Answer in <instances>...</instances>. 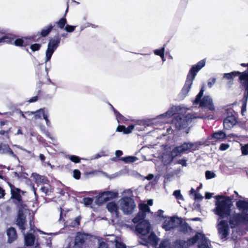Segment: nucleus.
I'll return each instance as SVG.
<instances>
[{"mask_svg":"<svg viewBox=\"0 0 248 248\" xmlns=\"http://www.w3.org/2000/svg\"><path fill=\"white\" fill-rule=\"evenodd\" d=\"M98 248H108V247L105 242L100 241Z\"/></svg>","mask_w":248,"mask_h":248,"instance_id":"5fc2aeb1","label":"nucleus"},{"mask_svg":"<svg viewBox=\"0 0 248 248\" xmlns=\"http://www.w3.org/2000/svg\"><path fill=\"white\" fill-rule=\"evenodd\" d=\"M123 160L126 162H133L135 160V157L132 156H128L123 158Z\"/></svg>","mask_w":248,"mask_h":248,"instance_id":"3c124183","label":"nucleus"},{"mask_svg":"<svg viewBox=\"0 0 248 248\" xmlns=\"http://www.w3.org/2000/svg\"><path fill=\"white\" fill-rule=\"evenodd\" d=\"M46 111L45 108H40L35 111H34V116L35 119H41L42 117H43V112L44 113H46Z\"/></svg>","mask_w":248,"mask_h":248,"instance_id":"7c9ffc66","label":"nucleus"},{"mask_svg":"<svg viewBox=\"0 0 248 248\" xmlns=\"http://www.w3.org/2000/svg\"><path fill=\"white\" fill-rule=\"evenodd\" d=\"M105 155H104V153L103 152H102L99 154H97L96 155H95L94 156V157L93 158V159H97L99 157H100L101 156H104Z\"/></svg>","mask_w":248,"mask_h":248,"instance_id":"13d9d810","label":"nucleus"},{"mask_svg":"<svg viewBox=\"0 0 248 248\" xmlns=\"http://www.w3.org/2000/svg\"><path fill=\"white\" fill-rule=\"evenodd\" d=\"M4 195V191L1 187H0V198Z\"/></svg>","mask_w":248,"mask_h":248,"instance_id":"69168bd1","label":"nucleus"},{"mask_svg":"<svg viewBox=\"0 0 248 248\" xmlns=\"http://www.w3.org/2000/svg\"><path fill=\"white\" fill-rule=\"evenodd\" d=\"M244 73H248V70L244 71V72H239L238 71H234L229 73H225L223 75V78H226L227 79H232L234 77L239 76V78L240 81V77Z\"/></svg>","mask_w":248,"mask_h":248,"instance_id":"5701e85b","label":"nucleus"},{"mask_svg":"<svg viewBox=\"0 0 248 248\" xmlns=\"http://www.w3.org/2000/svg\"><path fill=\"white\" fill-rule=\"evenodd\" d=\"M0 153L5 154L11 155L14 157H16V155L11 150L8 145L6 144H0Z\"/></svg>","mask_w":248,"mask_h":248,"instance_id":"412c9836","label":"nucleus"},{"mask_svg":"<svg viewBox=\"0 0 248 248\" xmlns=\"http://www.w3.org/2000/svg\"><path fill=\"white\" fill-rule=\"evenodd\" d=\"M48 116H49V114H48V111H46V113H44L43 112V117L46 121V125L48 127H50L51 126V123L48 119Z\"/></svg>","mask_w":248,"mask_h":248,"instance_id":"e433bc0d","label":"nucleus"},{"mask_svg":"<svg viewBox=\"0 0 248 248\" xmlns=\"http://www.w3.org/2000/svg\"><path fill=\"white\" fill-rule=\"evenodd\" d=\"M241 151L243 155H248V143L241 147Z\"/></svg>","mask_w":248,"mask_h":248,"instance_id":"37998d69","label":"nucleus"},{"mask_svg":"<svg viewBox=\"0 0 248 248\" xmlns=\"http://www.w3.org/2000/svg\"><path fill=\"white\" fill-rule=\"evenodd\" d=\"M76 28V26L66 25L65 28V30L68 32H73Z\"/></svg>","mask_w":248,"mask_h":248,"instance_id":"a18cd8bd","label":"nucleus"},{"mask_svg":"<svg viewBox=\"0 0 248 248\" xmlns=\"http://www.w3.org/2000/svg\"><path fill=\"white\" fill-rule=\"evenodd\" d=\"M31 177H33L35 182L37 184H47L48 180L43 176H41L37 173H32Z\"/></svg>","mask_w":248,"mask_h":248,"instance_id":"4be33fe9","label":"nucleus"},{"mask_svg":"<svg viewBox=\"0 0 248 248\" xmlns=\"http://www.w3.org/2000/svg\"><path fill=\"white\" fill-rule=\"evenodd\" d=\"M7 234L8 237V242L11 243L14 241L17 237L16 230L11 228L7 230Z\"/></svg>","mask_w":248,"mask_h":248,"instance_id":"393cba45","label":"nucleus"},{"mask_svg":"<svg viewBox=\"0 0 248 248\" xmlns=\"http://www.w3.org/2000/svg\"><path fill=\"white\" fill-rule=\"evenodd\" d=\"M120 209L124 214L130 215L133 213L136 207L134 200L129 197H124L118 201Z\"/></svg>","mask_w":248,"mask_h":248,"instance_id":"6e6552de","label":"nucleus"},{"mask_svg":"<svg viewBox=\"0 0 248 248\" xmlns=\"http://www.w3.org/2000/svg\"><path fill=\"white\" fill-rule=\"evenodd\" d=\"M139 209V212L132 219V221L135 224L138 223L136 227V231L139 233L145 235L149 232L151 229L149 222L144 219L147 214L150 212V209L145 203H140Z\"/></svg>","mask_w":248,"mask_h":248,"instance_id":"f257e3e1","label":"nucleus"},{"mask_svg":"<svg viewBox=\"0 0 248 248\" xmlns=\"http://www.w3.org/2000/svg\"><path fill=\"white\" fill-rule=\"evenodd\" d=\"M24 41L22 39H17L14 41V44L16 46H22Z\"/></svg>","mask_w":248,"mask_h":248,"instance_id":"09e8293b","label":"nucleus"},{"mask_svg":"<svg viewBox=\"0 0 248 248\" xmlns=\"http://www.w3.org/2000/svg\"><path fill=\"white\" fill-rule=\"evenodd\" d=\"M67 157L72 162L77 163L80 162V158L79 157L74 155H69L67 156Z\"/></svg>","mask_w":248,"mask_h":248,"instance_id":"4c0bfd02","label":"nucleus"},{"mask_svg":"<svg viewBox=\"0 0 248 248\" xmlns=\"http://www.w3.org/2000/svg\"><path fill=\"white\" fill-rule=\"evenodd\" d=\"M41 47V45L39 44H34L31 45V48L33 51L38 50Z\"/></svg>","mask_w":248,"mask_h":248,"instance_id":"de8ad7c7","label":"nucleus"},{"mask_svg":"<svg viewBox=\"0 0 248 248\" xmlns=\"http://www.w3.org/2000/svg\"><path fill=\"white\" fill-rule=\"evenodd\" d=\"M201 144L199 142L184 143L182 145L175 147L171 152L168 160H165V156L163 157V160L166 164H169L172 162L173 159L178 155L186 152H192L199 149Z\"/></svg>","mask_w":248,"mask_h":248,"instance_id":"20e7f679","label":"nucleus"},{"mask_svg":"<svg viewBox=\"0 0 248 248\" xmlns=\"http://www.w3.org/2000/svg\"><path fill=\"white\" fill-rule=\"evenodd\" d=\"M112 108L113 109L114 113L116 114L117 120L119 121V120H123L124 117L118 112H117V110H115L113 107Z\"/></svg>","mask_w":248,"mask_h":248,"instance_id":"603ef678","label":"nucleus"},{"mask_svg":"<svg viewBox=\"0 0 248 248\" xmlns=\"http://www.w3.org/2000/svg\"><path fill=\"white\" fill-rule=\"evenodd\" d=\"M163 212L164 211L163 210H159L156 212V215L159 217H161Z\"/></svg>","mask_w":248,"mask_h":248,"instance_id":"0e129e2a","label":"nucleus"},{"mask_svg":"<svg viewBox=\"0 0 248 248\" xmlns=\"http://www.w3.org/2000/svg\"><path fill=\"white\" fill-rule=\"evenodd\" d=\"M182 222L181 218L177 217H168L165 220L162 227L166 231H169L179 226Z\"/></svg>","mask_w":248,"mask_h":248,"instance_id":"f8f14e48","label":"nucleus"},{"mask_svg":"<svg viewBox=\"0 0 248 248\" xmlns=\"http://www.w3.org/2000/svg\"><path fill=\"white\" fill-rule=\"evenodd\" d=\"M228 116L224 120V127L226 129H231L236 124V117L234 115V112L232 109H227Z\"/></svg>","mask_w":248,"mask_h":248,"instance_id":"ddd939ff","label":"nucleus"},{"mask_svg":"<svg viewBox=\"0 0 248 248\" xmlns=\"http://www.w3.org/2000/svg\"><path fill=\"white\" fill-rule=\"evenodd\" d=\"M83 202L85 205H90L92 204L93 202V199L91 198H85L83 199Z\"/></svg>","mask_w":248,"mask_h":248,"instance_id":"79ce46f5","label":"nucleus"},{"mask_svg":"<svg viewBox=\"0 0 248 248\" xmlns=\"http://www.w3.org/2000/svg\"><path fill=\"white\" fill-rule=\"evenodd\" d=\"M53 27L54 26L50 24L48 26L43 29L41 32L42 36L45 37L47 36L50 32Z\"/></svg>","mask_w":248,"mask_h":248,"instance_id":"c756f323","label":"nucleus"},{"mask_svg":"<svg viewBox=\"0 0 248 248\" xmlns=\"http://www.w3.org/2000/svg\"><path fill=\"white\" fill-rule=\"evenodd\" d=\"M244 73L240 77V83L243 87L245 89L244 93V97L242 100L243 103L242 106V113L244 115V112L246 111L247 103L248 99V74Z\"/></svg>","mask_w":248,"mask_h":248,"instance_id":"1a4fd4ad","label":"nucleus"},{"mask_svg":"<svg viewBox=\"0 0 248 248\" xmlns=\"http://www.w3.org/2000/svg\"><path fill=\"white\" fill-rule=\"evenodd\" d=\"M45 133L47 137L49 138L51 140L53 139V138L51 137L50 134L48 131H45Z\"/></svg>","mask_w":248,"mask_h":248,"instance_id":"338daca9","label":"nucleus"},{"mask_svg":"<svg viewBox=\"0 0 248 248\" xmlns=\"http://www.w3.org/2000/svg\"><path fill=\"white\" fill-rule=\"evenodd\" d=\"M24 239L25 244L27 246H31L34 244L35 237L31 233L24 234Z\"/></svg>","mask_w":248,"mask_h":248,"instance_id":"bb28decb","label":"nucleus"},{"mask_svg":"<svg viewBox=\"0 0 248 248\" xmlns=\"http://www.w3.org/2000/svg\"><path fill=\"white\" fill-rule=\"evenodd\" d=\"M114 242L115 243L116 248H126V246L124 244L120 238L115 237Z\"/></svg>","mask_w":248,"mask_h":248,"instance_id":"2f4dec72","label":"nucleus"},{"mask_svg":"<svg viewBox=\"0 0 248 248\" xmlns=\"http://www.w3.org/2000/svg\"><path fill=\"white\" fill-rule=\"evenodd\" d=\"M229 147V145L228 144L222 143L219 147L220 150L224 151L227 150Z\"/></svg>","mask_w":248,"mask_h":248,"instance_id":"864d4df0","label":"nucleus"},{"mask_svg":"<svg viewBox=\"0 0 248 248\" xmlns=\"http://www.w3.org/2000/svg\"><path fill=\"white\" fill-rule=\"evenodd\" d=\"M196 242L198 243L199 248H210V242L203 234L198 233L189 240V244H194Z\"/></svg>","mask_w":248,"mask_h":248,"instance_id":"9b49d317","label":"nucleus"},{"mask_svg":"<svg viewBox=\"0 0 248 248\" xmlns=\"http://www.w3.org/2000/svg\"><path fill=\"white\" fill-rule=\"evenodd\" d=\"M159 248H171L170 243L169 240H163L160 243Z\"/></svg>","mask_w":248,"mask_h":248,"instance_id":"c9c22d12","label":"nucleus"},{"mask_svg":"<svg viewBox=\"0 0 248 248\" xmlns=\"http://www.w3.org/2000/svg\"><path fill=\"white\" fill-rule=\"evenodd\" d=\"M123 155V152L121 150H117L115 152V155L116 156L119 157Z\"/></svg>","mask_w":248,"mask_h":248,"instance_id":"052dcab7","label":"nucleus"},{"mask_svg":"<svg viewBox=\"0 0 248 248\" xmlns=\"http://www.w3.org/2000/svg\"><path fill=\"white\" fill-rule=\"evenodd\" d=\"M177 163L179 164H181L183 166H186V161L184 159H179L177 161Z\"/></svg>","mask_w":248,"mask_h":248,"instance_id":"6e6d98bb","label":"nucleus"},{"mask_svg":"<svg viewBox=\"0 0 248 248\" xmlns=\"http://www.w3.org/2000/svg\"><path fill=\"white\" fill-rule=\"evenodd\" d=\"M12 197L15 199V202L18 207H26V204L21 200L20 190L16 188L14 186H10Z\"/></svg>","mask_w":248,"mask_h":248,"instance_id":"4468645a","label":"nucleus"},{"mask_svg":"<svg viewBox=\"0 0 248 248\" xmlns=\"http://www.w3.org/2000/svg\"><path fill=\"white\" fill-rule=\"evenodd\" d=\"M136 129L138 131L144 130L146 127V124L144 121L139 120L137 121L136 124H134Z\"/></svg>","mask_w":248,"mask_h":248,"instance_id":"c85d7f7f","label":"nucleus"},{"mask_svg":"<svg viewBox=\"0 0 248 248\" xmlns=\"http://www.w3.org/2000/svg\"><path fill=\"white\" fill-rule=\"evenodd\" d=\"M88 237V235L86 234L78 233L75 238L73 248H82L84 243Z\"/></svg>","mask_w":248,"mask_h":248,"instance_id":"6ab92c4d","label":"nucleus"},{"mask_svg":"<svg viewBox=\"0 0 248 248\" xmlns=\"http://www.w3.org/2000/svg\"><path fill=\"white\" fill-rule=\"evenodd\" d=\"M107 208L114 217L117 218L118 217L119 210L120 209L118 201L117 202H108L107 204Z\"/></svg>","mask_w":248,"mask_h":248,"instance_id":"a211bd4d","label":"nucleus"},{"mask_svg":"<svg viewBox=\"0 0 248 248\" xmlns=\"http://www.w3.org/2000/svg\"><path fill=\"white\" fill-rule=\"evenodd\" d=\"M9 43L11 42L10 38L7 36H4L0 38V43Z\"/></svg>","mask_w":248,"mask_h":248,"instance_id":"c03bdc74","label":"nucleus"},{"mask_svg":"<svg viewBox=\"0 0 248 248\" xmlns=\"http://www.w3.org/2000/svg\"><path fill=\"white\" fill-rule=\"evenodd\" d=\"M225 138V133L221 131H219L212 134L211 137L210 138V140H211L210 142H211L212 144H215L216 142L220 141L222 140Z\"/></svg>","mask_w":248,"mask_h":248,"instance_id":"aec40b11","label":"nucleus"},{"mask_svg":"<svg viewBox=\"0 0 248 248\" xmlns=\"http://www.w3.org/2000/svg\"><path fill=\"white\" fill-rule=\"evenodd\" d=\"M135 128V125L131 124L126 127L123 125H119L118 126L116 131L118 132H123L124 134L131 133Z\"/></svg>","mask_w":248,"mask_h":248,"instance_id":"a878e982","label":"nucleus"},{"mask_svg":"<svg viewBox=\"0 0 248 248\" xmlns=\"http://www.w3.org/2000/svg\"><path fill=\"white\" fill-rule=\"evenodd\" d=\"M67 23V20L65 18L62 17L58 21L56 22L58 27L61 29H63L64 27L66 25Z\"/></svg>","mask_w":248,"mask_h":248,"instance_id":"473e14b6","label":"nucleus"},{"mask_svg":"<svg viewBox=\"0 0 248 248\" xmlns=\"http://www.w3.org/2000/svg\"><path fill=\"white\" fill-rule=\"evenodd\" d=\"M217 229L222 239L225 238L228 235L229 228L227 221L221 220L217 225Z\"/></svg>","mask_w":248,"mask_h":248,"instance_id":"f3484780","label":"nucleus"},{"mask_svg":"<svg viewBox=\"0 0 248 248\" xmlns=\"http://www.w3.org/2000/svg\"><path fill=\"white\" fill-rule=\"evenodd\" d=\"M60 40L61 39L59 36H56L53 39H50L47 45V49L46 51L45 62L50 61L54 52L58 47Z\"/></svg>","mask_w":248,"mask_h":248,"instance_id":"9d476101","label":"nucleus"},{"mask_svg":"<svg viewBox=\"0 0 248 248\" xmlns=\"http://www.w3.org/2000/svg\"><path fill=\"white\" fill-rule=\"evenodd\" d=\"M206 114L197 115L195 113H187L186 116H177L172 121V124L175 125L177 129L184 128L186 127L191 123L193 119L196 118H203L207 117Z\"/></svg>","mask_w":248,"mask_h":248,"instance_id":"0eeeda50","label":"nucleus"},{"mask_svg":"<svg viewBox=\"0 0 248 248\" xmlns=\"http://www.w3.org/2000/svg\"><path fill=\"white\" fill-rule=\"evenodd\" d=\"M136 129L138 131L144 130L146 127V124L144 121L139 120L137 121L136 124H134Z\"/></svg>","mask_w":248,"mask_h":248,"instance_id":"cd10ccee","label":"nucleus"},{"mask_svg":"<svg viewBox=\"0 0 248 248\" xmlns=\"http://www.w3.org/2000/svg\"><path fill=\"white\" fill-rule=\"evenodd\" d=\"M177 107H173L169 109L165 113L161 114L156 118L157 122L166 123L171 121L170 117L177 111Z\"/></svg>","mask_w":248,"mask_h":248,"instance_id":"2eb2a0df","label":"nucleus"},{"mask_svg":"<svg viewBox=\"0 0 248 248\" xmlns=\"http://www.w3.org/2000/svg\"><path fill=\"white\" fill-rule=\"evenodd\" d=\"M212 196V194L209 192H206L205 193V197L207 199H210Z\"/></svg>","mask_w":248,"mask_h":248,"instance_id":"680f3d73","label":"nucleus"},{"mask_svg":"<svg viewBox=\"0 0 248 248\" xmlns=\"http://www.w3.org/2000/svg\"><path fill=\"white\" fill-rule=\"evenodd\" d=\"M25 114L28 116H31L34 114V111H26L25 112Z\"/></svg>","mask_w":248,"mask_h":248,"instance_id":"774afa93","label":"nucleus"},{"mask_svg":"<svg viewBox=\"0 0 248 248\" xmlns=\"http://www.w3.org/2000/svg\"><path fill=\"white\" fill-rule=\"evenodd\" d=\"M165 51V47H163L160 49H155L154 50V53L156 55H158L160 56H163V55L164 54Z\"/></svg>","mask_w":248,"mask_h":248,"instance_id":"ea45409f","label":"nucleus"},{"mask_svg":"<svg viewBox=\"0 0 248 248\" xmlns=\"http://www.w3.org/2000/svg\"><path fill=\"white\" fill-rule=\"evenodd\" d=\"M73 177L76 179H79L80 177V172L78 170H75L73 171Z\"/></svg>","mask_w":248,"mask_h":248,"instance_id":"49530a36","label":"nucleus"},{"mask_svg":"<svg viewBox=\"0 0 248 248\" xmlns=\"http://www.w3.org/2000/svg\"><path fill=\"white\" fill-rule=\"evenodd\" d=\"M236 206L242 213L234 215L232 219L230 220L232 228H234L238 223L248 221V214L245 213L248 211V202L239 200L236 202Z\"/></svg>","mask_w":248,"mask_h":248,"instance_id":"423d86ee","label":"nucleus"},{"mask_svg":"<svg viewBox=\"0 0 248 248\" xmlns=\"http://www.w3.org/2000/svg\"><path fill=\"white\" fill-rule=\"evenodd\" d=\"M173 195L176 197L178 200H183V196L181 194L180 190H176L173 192Z\"/></svg>","mask_w":248,"mask_h":248,"instance_id":"a19ab883","label":"nucleus"},{"mask_svg":"<svg viewBox=\"0 0 248 248\" xmlns=\"http://www.w3.org/2000/svg\"><path fill=\"white\" fill-rule=\"evenodd\" d=\"M148 241L153 245H155L157 242V237L154 233H151L148 237Z\"/></svg>","mask_w":248,"mask_h":248,"instance_id":"72a5a7b5","label":"nucleus"},{"mask_svg":"<svg viewBox=\"0 0 248 248\" xmlns=\"http://www.w3.org/2000/svg\"><path fill=\"white\" fill-rule=\"evenodd\" d=\"M205 176L206 179H210L215 178L216 176V174L211 171L207 170L205 172Z\"/></svg>","mask_w":248,"mask_h":248,"instance_id":"58836bf2","label":"nucleus"},{"mask_svg":"<svg viewBox=\"0 0 248 248\" xmlns=\"http://www.w3.org/2000/svg\"><path fill=\"white\" fill-rule=\"evenodd\" d=\"M216 81V79L215 78H213L211 81H209L208 82V86L209 88H211L213 85L215 83Z\"/></svg>","mask_w":248,"mask_h":248,"instance_id":"4d7b16f0","label":"nucleus"},{"mask_svg":"<svg viewBox=\"0 0 248 248\" xmlns=\"http://www.w3.org/2000/svg\"><path fill=\"white\" fill-rule=\"evenodd\" d=\"M154 178V175L152 174H150L148 175H147L146 177V179H147L148 180H151Z\"/></svg>","mask_w":248,"mask_h":248,"instance_id":"e2e57ef3","label":"nucleus"},{"mask_svg":"<svg viewBox=\"0 0 248 248\" xmlns=\"http://www.w3.org/2000/svg\"><path fill=\"white\" fill-rule=\"evenodd\" d=\"M105 191L100 193L96 197L95 201V203L97 205H101L109 200L107 195H105Z\"/></svg>","mask_w":248,"mask_h":248,"instance_id":"b1692460","label":"nucleus"},{"mask_svg":"<svg viewBox=\"0 0 248 248\" xmlns=\"http://www.w3.org/2000/svg\"><path fill=\"white\" fill-rule=\"evenodd\" d=\"M105 195L107 196L108 198V200H109L116 197L118 196V193L116 191H105Z\"/></svg>","mask_w":248,"mask_h":248,"instance_id":"f704fd0d","label":"nucleus"},{"mask_svg":"<svg viewBox=\"0 0 248 248\" xmlns=\"http://www.w3.org/2000/svg\"><path fill=\"white\" fill-rule=\"evenodd\" d=\"M40 190L42 192L45 193L46 195L48 194L49 192V186H43L41 187Z\"/></svg>","mask_w":248,"mask_h":248,"instance_id":"8fccbe9b","label":"nucleus"},{"mask_svg":"<svg viewBox=\"0 0 248 248\" xmlns=\"http://www.w3.org/2000/svg\"><path fill=\"white\" fill-rule=\"evenodd\" d=\"M215 198L217 201L215 202V208L213 210L214 213L221 218L230 216L232 206L231 198L217 195Z\"/></svg>","mask_w":248,"mask_h":248,"instance_id":"7ed1b4c3","label":"nucleus"},{"mask_svg":"<svg viewBox=\"0 0 248 248\" xmlns=\"http://www.w3.org/2000/svg\"><path fill=\"white\" fill-rule=\"evenodd\" d=\"M204 92V89L202 88L193 102L194 105H199L202 108L201 112L199 114L196 113L197 115L206 114L207 116L205 117L204 118H207L209 119H212L213 118V116L209 114V111H213L215 110L213 100L209 95H206L203 97Z\"/></svg>","mask_w":248,"mask_h":248,"instance_id":"f03ea898","label":"nucleus"},{"mask_svg":"<svg viewBox=\"0 0 248 248\" xmlns=\"http://www.w3.org/2000/svg\"><path fill=\"white\" fill-rule=\"evenodd\" d=\"M38 100V96H35L31 97L29 101L28 102L29 103H32L36 102Z\"/></svg>","mask_w":248,"mask_h":248,"instance_id":"bf43d9fd","label":"nucleus"},{"mask_svg":"<svg viewBox=\"0 0 248 248\" xmlns=\"http://www.w3.org/2000/svg\"><path fill=\"white\" fill-rule=\"evenodd\" d=\"M27 212L28 210L26 207H19V212L16 219V224L22 231H24L25 230L24 224L25 222L26 217L25 214H27Z\"/></svg>","mask_w":248,"mask_h":248,"instance_id":"dca6fc26","label":"nucleus"},{"mask_svg":"<svg viewBox=\"0 0 248 248\" xmlns=\"http://www.w3.org/2000/svg\"><path fill=\"white\" fill-rule=\"evenodd\" d=\"M205 61L202 60L198 62L197 64L192 66L187 76L185 85L181 92L182 98L185 97L188 93L197 73L205 65Z\"/></svg>","mask_w":248,"mask_h":248,"instance_id":"39448f33","label":"nucleus"}]
</instances>
